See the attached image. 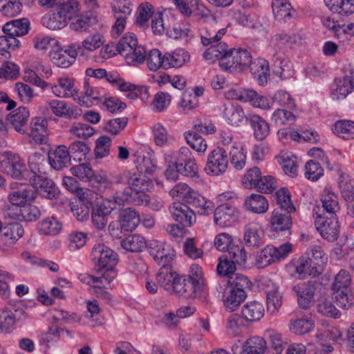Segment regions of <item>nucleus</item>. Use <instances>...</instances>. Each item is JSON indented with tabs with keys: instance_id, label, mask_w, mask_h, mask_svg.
<instances>
[{
	"instance_id": "nucleus-1",
	"label": "nucleus",
	"mask_w": 354,
	"mask_h": 354,
	"mask_svg": "<svg viewBox=\"0 0 354 354\" xmlns=\"http://www.w3.org/2000/svg\"><path fill=\"white\" fill-rule=\"evenodd\" d=\"M99 182L104 188L115 190L113 198L119 205H147L149 200L147 192L153 187V181L149 177L130 171L116 175L111 179L102 177Z\"/></svg>"
},
{
	"instance_id": "nucleus-2",
	"label": "nucleus",
	"mask_w": 354,
	"mask_h": 354,
	"mask_svg": "<svg viewBox=\"0 0 354 354\" xmlns=\"http://www.w3.org/2000/svg\"><path fill=\"white\" fill-rule=\"evenodd\" d=\"M91 257L95 270L105 277L106 282L110 283L116 276L113 270L118 263L116 252L104 244H97L93 246Z\"/></svg>"
},
{
	"instance_id": "nucleus-3",
	"label": "nucleus",
	"mask_w": 354,
	"mask_h": 354,
	"mask_svg": "<svg viewBox=\"0 0 354 354\" xmlns=\"http://www.w3.org/2000/svg\"><path fill=\"white\" fill-rule=\"evenodd\" d=\"M0 169L4 174L13 178L26 180L30 178L31 172L27 168L24 160L10 151L2 153Z\"/></svg>"
},
{
	"instance_id": "nucleus-4",
	"label": "nucleus",
	"mask_w": 354,
	"mask_h": 354,
	"mask_svg": "<svg viewBox=\"0 0 354 354\" xmlns=\"http://www.w3.org/2000/svg\"><path fill=\"white\" fill-rule=\"evenodd\" d=\"M315 225L323 239L328 241L337 240L339 234V225L337 216L325 215V213L315 212Z\"/></svg>"
},
{
	"instance_id": "nucleus-5",
	"label": "nucleus",
	"mask_w": 354,
	"mask_h": 354,
	"mask_svg": "<svg viewBox=\"0 0 354 354\" xmlns=\"http://www.w3.org/2000/svg\"><path fill=\"white\" fill-rule=\"evenodd\" d=\"M228 167V153L225 149L217 147L207 156L205 171L209 176L223 174Z\"/></svg>"
},
{
	"instance_id": "nucleus-6",
	"label": "nucleus",
	"mask_w": 354,
	"mask_h": 354,
	"mask_svg": "<svg viewBox=\"0 0 354 354\" xmlns=\"http://www.w3.org/2000/svg\"><path fill=\"white\" fill-rule=\"evenodd\" d=\"M10 189L8 199L16 207H21L27 203L33 202L36 198L35 189L28 184L14 183L10 185Z\"/></svg>"
},
{
	"instance_id": "nucleus-7",
	"label": "nucleus",
	"mask_w": 354,
	"mask_h": 354,
	"mask_svg": "<svg viewBox=\"0 0 354 354\" xmlns=\"http://www.w3.org/2000/svg\"><path fill=\"white\" fill-rule=\"evenodd\" d=\"M81 45L73 43L70 45L59 48L50 53L51 62L60 68H66L71 66L76 60L78 50H81Z\"/></svg>"
},
{
	"instance_id": "nucleus-8",
	"label": "nucleus",
	"mask_w": 354,
	"mask_h": 354,
	"mask_svg": "<svg viewBox=\"0 0 354 354\" xmlns=\"http://www.w3.org/2000/svg\"><path fill=\"white\" fill-rule=\"evenodd\" d=\"M266 293L267 309L270 314L274 315L278 312L283 302V293L279 286L270 279L262 281Z\"/></svg>"
},
{
	"instance_id": "nucleus-9",
	"label": "nucleus",
	"mask_w": 354,
	"mask_h": 354,
	"mask_svg": "<svg viewBox=\"0 0 354 354\" xmlns=\"http://www.w3.org/2000/svg\"><path fill=\"white\" fill-rule=\"evenodd\" d=\"M147 245L150 255L159 264L170 263L176 256L175 251L165 243L152 240Z\"/></svg>"
},
{
	"instance_id": "nucleus-10",
	"label": "nucleus",
	"mask_w": 354,
	"mask_h": 354,
	"mask_svg": "<svg viewBox=\"0 0 354 354\" xmlns=\"http://www.w3.org/2000/svg\"><path fill=\"white\" fill-rule=\"evenodd\" d=\"M343 71L349 73L346 74L342 79L336 80V88H333L331 91V97L335 100L344 99L354 89L353 68L349 64Z\"/></svg>"
},
{
	"instance_id": "nucleus-11",
	"label": "nucleus",
	"mask_w": 354,
	"mask_h": 354,
	"mask_svg": "<svg viewBox=\"0 0 354 354\" xmlns=\"http://www.w3.org/2000/svg\"><path fill=\"white\" fill-rule=\"evenodd\" d=\"M169 212L174 220L183 227H190L196 221L194 212L185 203H173L169 207Z\"/></svg>"
},
{
	"instance_id": "nucleus-12",
	"label": "nucleus",
	"mask_w": 354,
	"mask_h": 354,
	"mask_svg": "<svg viewBox=\"0 0 354 354\" xmlns=\"http://www.w3.org/2000/svg\"><path fill=\"white\" fill-rule=\"evenodd\" d=\"M30 183L42 197L53 199L56 198L59 194V190L51 179L35 175L30 178Z\"/></svg>"
},
{
	"instance_id": "nucleus-13",
	"label": "nucleus",
	"mask_w": 354,
	"mask_h": 354,
	"mask_svg": "<svg viewBox=\"0 0 354 354\" xmlns=\"http://www.w3.org/2000/svg\"><path fill=\"white\" fill-rule=\"evenodd\" d=\"M282 210L281 209H274L269 219V224L271 230L274 232L288 231L292 225L291 213Z\"/></svg>"
},
{
	"instance_id": "nucleus-14",
	"label": "nucleus",
	"mask_w": 354,
	"mask_h": 354,
	"mask_svg": "<svg viewBox=\"0 0 354 354\" xmlns=\"http://www.w3.org/2000/svg\"><path fill=\"white\" fill-rule=\"evenodd\" d=\"M292 290L296 294L298 304L301 308L307 309L313 305L315 292L313 282L299 283L293 287Z\"/></svg>"
},
{
	"instance_id": "nucleus-15",
	"label": "nucleus",
	"mask_w": 354,
	"mask_h": 354,
	"mask_svg": "<svg viewBox=\"0 0 354 354\" xmlns=\"http://www.w3.org/2000/svg\"><path fill=\"white\" fill-rule=\"evenodd\" d=\"M7 216L15 220L32 222L37 221L41 216V211L35 205L26 204L19 208H10Z\"/></svg>"
},
{
	"instance_id": "nucleus-16",
	"label": "nucleus",
	"mask_w": 354,
	"mask_h": 354,
	"mask_svg": "<svg viewBox=\"0 0 354 354\" xmlns=\"http://www.w3.org/2000/svg\"><path fill=\"white\" fill-rule=\"evenodd\" d=\"M46 106L52 113L59 118H76L81 115V109L77 107H69L67 103L60 100H52L46 102Z\"/></svg>"
},
{
	"instance_id": "nucleus-17",
	"label": "nucleus",
	"mask_w": 354,
	"mask_h": 354,
	"mask_svg": "<svg viewBox=\"0 0 354 354\" xmlns=\"http://www.w3.org/2000/svg\"><path fill=\"white\" fill-rule=\"evenodd\" d=\"M322 209L317 206L319 213H325V215L337 216L339 210L338 196L330 188H325L321 195Z\"/></svg>"
},
{
	"instance_id": "nucleus-18",
	"label": "nucleus",
	"mask_w": 354,
	"mask_h": 354,
	"mask_svg": "<svg viewBox=\"0 0 354 354\" xmlns=\"http://www.w3.org/2000/svg\"><path fill=\"white\" fill-rule=\"evenodd\" d=\"M237 216L236 209L229 204H222L214 210V222L221 227L232 225L235 222Z\"/></svg>"
},
{
	"instance_id": "nucleus-19",
	"label": "nucleus",
	"mask_w": 354,
	"mask_h": 354,
	"mask_svg": "<svg viewBox=\"0 0 354 354\" xmlns=\"http://www.w3.org/2000/svg\"><path fill=\"white\" fill-rule=\"evenodd\" d=\"M202 289L187 279L185 276H179L176 282L172 293L186 299H194Z\"/></svg>"
},
{
	"instance_id": "nucleus-20",
	"label": "nucleus",
	"mask_w": 354,
	"mask_h": 354,
	"mask_svg": "<svg viewBox=\"0 0 354 354\" xmlns=\"http://www.w3.org/2000/svg\"><path fill=\"white\" fill-rule=\"evenodd\" d=\"M48 162L52 168L61 170L71 164V156L67 147L58 146L55 150L48 152Z\"/></svg>"
},
{
	"instance_id": "nucleus-21",
	"label": "nucleus",
	"mask_w": 354,
	"mask_h": 354,
	"mask_svg": "<svg viewBox=\"0 0 354 354\" xmlns=\"http://www.w3.org/2000/svg\"><path fill=\"white\" fill-rule=\"evenodd\" d=\"M263 234L257 223H250L243 229V241L250 248H258L263 245Z\"/></svg>"
},
{
	"instance_id": "nucleus-22",
	"label": "nucleus",
	"mask_w": 354,
	"mask_h": 354,
	"mask_svg": "<svg viewBox=\"0 0 354 354\" xmlns=\"http://www.w3.org/2000/svg\"><path fill=\"white\" fill-rule=\"evenodd\" d=\"M268 343L264 337L253 335L248 337L241 344L238 354H265Z\"/></svg>"
},
{
	"instance_id": "nucleus-23",
	"label": "nucleus",
	"mask_w": 354,
	"mask_h": 354,
	"mask_svg": "<svg viewBox=\"0 0 354 354\" xmlns=\"http://www.w3.org/2000/svg\"><path fill=\"white\" fill-rule=\"evenodd\" d=\"M190 55L188 51L178 48L165 53L164 69L180 68L189 62Z\"/></svg>"
},
{
	"instance_id": "nucleus-24",
	"label": "nucleus",
	"mask_w": 354,
	"mask_h": 354,
	"mask_svg": "<svg viewBox=\"0 0 354 354\" xmlns=\"http://www.w3.org/2000/svg\"><path fill=\"white\" fill-rule=\"evenodd\" d=\"M179 276L173 270L170 263L164 264L157 274V282L164 289L172 292Z\"/></svg>"
},
{
	"instance_id": "nucleus-25",
	"label": "nucleus",
	"mask_w": 354,
	"mask_h": 354,
	"mask_svg": "<svg viewBox=\"0 0 354 354\" xmlns=\"http://www.w3.org/2000/svg\"><path fill=\"white\" fill-rule=\"evenodd\" d=\"M264 313L263 305L257 301L247 302L241 309V317L248 324L259 321L263 317Z\"/></svg>"
},
{
	"instance_id": "nucleus-26",
	"label": "nucleus",
	"mask_w": 354,
	"mask_h": 354,
	"mask_svg": "<svg viewBox=\"0 0 354 354\" xmlns=\"http://www.w3.org/2000/svg\"><path fill=\"white\" fill-rule=\"evenodd\" d=\"M28 118L29 111L28 109L24 106H20L8 115L7 118V123L16 131L24 134L26 133L24 127L27 124Z\"/></svg>"
},
{
	"instance_id": "nucleus-27",
	"label": "nucleus",
	"mask_w": 354,
	"mask_h": 354,
	"mask_svg": "<svg viewBox=\"0 0 354 354\" xmlns=\"http://www.w3.org/2000/svg\"><path fill=\"white\" fill-rule=\"evenodd\" d=\"M249 67L252 75L259 85L264 86L267 84L270 75V66L267 60L263 58L252 60Z\"/></svg>"
},
{
	"instance_id": "nucleus-28",
	"label": "nucleus",
	"mask_w": 354,
	"mask_h": 354,
	"mask_svg": "<svg viewBox=\"0 0 354 354\" xmlns=\"http://www.w3.org/2000/svg\"><path fill=\"white\" fill-rule=\"evenodd\" d=\"M48 122L42 118H35L30 122V136L37 144H44L48 141Z\"/></svg>"
},
{
	"instance_id": "nucleus-29",
	"label": "nucleus",
	"mask_w": 354,
	"mask_h": 354,
	"mask_svg": "<svg viewBox=\"0 0 354 354\" xmlns=\"http://www.w3.org/2000/svg\"><path fill=\"white\" fill-rule=\"evenodd\" d=\"M223 115L226 122L234 127L240 126L247 119L243 109L230 102L224 105Z\"/></svg>"
},
{
	"instance_id": "nucleus-30",
	"label": "nucleus",
	"mask_w": 354,
	"mask_h": 354,
	"mask_svg": "<svg viewBox=\"0 0 354 354\" xmlns=\"http://www.w3.org/2000/svg\"><path fill=\"white\" fill-rule=\"evenodd\" d=\"M245 209L254 214H264L269 208V203L265 196L252 194L248 196L244 203Z\"/></svg>"
},
{
	"instance_id": "nucleus-31",
	"label": "nucleus",
	"mask_w": 354,
	"mask_h": 354,
	"mask_svg": "<svg viewBox=\"0 0 354 354\" xmlns=\"http://www.w3.org/2000/svg\"><path fill=\"white\" fill-rule=\"evenodd\" d=\"M245 320L241 315L234 313L230 315L225 319V333L230 338L240 337L243 333V329L245 326Z\"/></svg>"
},
{
	"instance_id": "nucleus-32",
	"label": "nucleus",
	"mask_w": 354,
	"mask_h": 354,
	"mask_svg": "<svg viewBox=\"0 0 354 354\" xmlns=\"http://www.w3.org/2000/svg\"><path fill=\"white\" fill-rule=\"evenodd\" d=\"M140 221L139 215L135 209L127 208L120 212L119 222L121 230L132 232L136 228Z\"/></svg>"
},
{
	"instance_id": "nucleus-33",
	"label": "nucleus",
	"mask_w": 354,
	"mask_h": 354,
	"mask_svg": "<svg viewBox=\"0 0 354 354\" xmlns=\"http://www.w3.org/2000/svg\"><path fill=\"white\" fill-rule=\"evenodd\" d=\"M29 24L28 20L25 18L12 20L3 26V31L12 37L24 36L28 32Z\"/></svg>"
},
{
	"instance_id": "nucleus-34",
	"label": "nucleus",
	"mask_w": 354,
	"mask_h": 354,
	"mask_svg": "<svg viewBox=\"0 0 354 354\" xmlns=\"http://www.w3.org/2000/svg\"><path fill=\"white\" fill-rule=\"evenodd\" d=\"M40 234L46 236H55L62 230V223L55 217H47L39 222L37 225Z\"/></svg>"
},
{
	"instance_id": "nucleus-35",
	"label": "nucleus",
	"mask_w": 354,
	"mask_h": 354,
	"mask_svg": "<svg viewBox=\"0 0 354 354\" xmlns=\"http://www.w3.org/2000/svg\"><path fill=\"white\" fill-rule=\"evenodd\" d=\"M1 230V240L6 245L14 244L24 233L22 225L19 223L10 224Z\"/></svg>"
},
{
	"instance_id": "nucleus-36",
	"label": "nucleus",
	"mask_w": 354,
	"mask_h": 354,
	"mask_svg": "<svg viewBox=\"0 0 354 354\" xmlns=\"http://www.w3.org/2000/svg\"><path fill=\"white\" fill-rule=\"evenodd\" d=\"M187 204L192 205L201 215H208L211 214L214 209V203L207 200L196 191L188 201Z\"/></svg>"
},
{
	"instance_id": "nucleus-37",
	"label": "nucleus",
	"mask_w": 354,
	"mask_h": 354,
	"mask_svg": "<svg viewBox=\"0 0 354 354\" xmlns=\"http://www.w3.org/2000/svg\"><path fill=\"white\" fill-rule=\"evenodd\" d=\"M41 24L48 29L57 30L64 28L67 25V20L56 9L51 13L44 15L41 19Z\"/></svg>"
},
{
	"instance_id": "nucleus-38",
	"label": "nucleus",
	"mask_w": 354,
	"mask_h": 354,
	"mask_svg": "<svg viewBox=\"0 0 354 354\" xmlns=\"http://www.w3.org/2000/svg\"><path fill=\"white\" fill-rule=\"evenodd\" d=\"M333 132L344 140L354 139V121L341 120L337 121L333 128Z\"/></svg>"
},
{
	"instance_id": "nucleus-39",
	"label": "nucleus",
	"mask_w": 354,
	"mask_h": 354,
	"mask_svg": "<svg viewBox=\"0 0 354 354\" xmlns=\"http://www.w3.org/2000/svg\"><path fill=\"white\" fill-rule=\"evenodd\" d=\"M147 245L145 237L137 234L129 235L121 241L122 248L133 252H141Z\"/></svg>"
},
{
	"instance_id": "nucleus-40",
	"label": "nucleus",
	"mask_w": 354,
	"mask_h": 354,
	"mask_svg": "<svg viewBox=\"0 0 354 354\" xmlns=\"http://www.w3.org/2000/svg\"><path fill=\"white\" fill-rule=\"evenodd\" d=\"M254 136L259 140H263L270 133V126L261 117L254 115L250 119Z\"/></svg>"
},
{
	"instance_id": "nucleus-41",
	"label": "nucleus",
	"mask_w": 354,
	"mask_h": 354,
	"mask_svg": "<svg viewBox=\"0 0 354 354\" xmlns=\"http://www.w3.org/2000/svg\"><path fill=\"white\" fill-rule=\"evenodd\" d=\"M272 8L273 15L278 21L286 22L292 17V6L288 0L272 3Z\"/></svg>"
},
{
	"instance_id": "nucleus-42",
	"label": "nucleus",
	"mask_w": 354,
	"mask_h": 354,
	"mask_svg": "<svg viewBox=\"0 0 354 354\" xmlns=\"http://www.w3.org/2000/svg\"><path fill=\"white\" fill-rule=\"evenodd\" d=\"M295 271L300 275L315 277L319 273V268L313 263V259L306 255L299 258L295 268Z\"/></svg>"
},
{
	"instance_id": "nucleus-43",
	"label": "nucleus",
	"mask_w": 354,
	"mask_h": 354,
	"mask_svg": "<svg viewBox=\"0 0 354 354\" xmlns=\"http://www.w3.org/2000/svg\"><path fill=\"white\" fill-rule=\"evenodd\" d=\"M139 46L137 37L134 33L127 32L119 40L116 48L121 55H127L135 47Z\"/></svg>"
},
{
	"instance_id": "nucleus-44",
	"label": "nucleus",
	"mask_w": 354,
	"mask_h": 354,
	"mask_svg": "<svg viewBox=\"0 0 354 354\" xmlns=\"http://www.w3.org/2000/svg\"><path fill=\"white\" fill-rule=\"evenodd\" d=\"M265 336L268 339L270 348L276 354H281L286 344L281 333L273 329H268L265 332Z\"/></svg>"
},
{
	"instance_id": "nucleus-45",
	"label": "nucleus",
	"mask_w": 354,
	"mask_h": 354,
	"mask_svg": "<svg viewBox=\"0 0 354 354\" xmlns=\"http://www.w3.org/2000/svg\"><path fill=\"white\" fill-rule=\"evenodd\" d=\"M195 192L187 184L179 183L170 190L169 194L172 198L181 200L183 203L187 204Z\"/></svg>"
},
{
	"instance_id": "nucleus-46",
	"label": "nucleus",
	"mask_w": 354,
	"mask_h": 354,
	"mask_svg": "<svg viewBox=\"0 0 354 354\" xmlns=\"http://www.w3.org/2000/svg\"><path fill=\"white\" fill-rule=\"evenodd\" d=\"M153 140L156 145L162 147L174 141L173 136L168 133L167 129L160 123H156L151 127Z\"/></svg>"
},
{
	"instance_id": "nucleus-47",
	"label": "nucleus",
	"mask_w": 354,
	"mask_h": 354,
	"mask_svg": "<svg viewBox=\"0 0 354 354\" xmlns=\"http://www.w3.org/2000/svg\"><path fill=\"white\" fill-rule=\"evenodd\" d=\"M15 323L16 317L12 309L0 308V333H10Z\"/></svg>"
},
{
	"instance_id": "nucleus-48",
	"label": "nucleus",
	"mask_w": 354,
	"mask_h": 354,
	"mask_svg": "<svg viewBox=\"0 0 354 354\" xmlns=\"http://www.w3.org/2000/svg\"><path fill=\"white\" fill-rule=\"evenodd\" d=\"M230 157L231 163L236 169L241 170L245 167L246 155L241 144H234L230 151Z\"/></svg>"
},
{
	"instance_id": "nucleus-49",
	"label": "nucleus",
	"mask_w": 354,
	"mask_h": 354,
	"mask_svg": "<svg viewBox=\"0 0 354 354\" xmlns=\"http://www.w3.org/2000/svg\"><path fill=\"white\" fill-rule=\"evenodd\" d=\"M246 297V291L230 289L229 295L224 301L225 307L230 312H233L236 310Z\"/></svg>"
},
{
	"instance_id": "nucleus-50",
	"label": "nucleus",
	"mask_w": 354,
	"mask_h": 354,
	"mask_svg": "<svg viewBox=\"0 0 354 354\" xmlns=\"http://www.w3.org/2000/svg\"><path fill=\"white\" fill-rule=\"evenodd\" d=\"M337 305L342 308L348 309L354 305V296L349 288L334 290Z\"/></svg>"
},
{
	"instance_id": "nucleus-51",
	"label": "nucleus",
	"mask_w": 354,
	"mask_h": 354,
	"mask_svg": "<svg viewBox=\"0 0 354 354\" xmlns=\"http://www.w3.org/2000/svg\"><path fill=\"white\" fill-rule=\"evenodd\" d=\"M148 68L151 71H156L160 68H164L165 65V54L162 55L161 52L153 48L151 50L145 58Z\"/></svg>"
},
{
	"instance_id": "nucleus-52",
	"label": "nucleus",
	"mask_w": 354,
	"mask_h": 354,
	"mask_svg": "<svg viewBox=\"0 0 354 354\" xmlns=\"http://www.w3.org/2000/svg\"><path fill=\"white\" fill-rule=\"evenodd\" d=\"M187 143L198 153H205L207 149L206 140L196 132H187L185 133Z\"/></svg>"
},
{
	"instance_id": "nucleus-53",
	"label": "nucleus",
	"mask_w": 354,
	"mask_h": 354,
	"mask_svg": "<svg viewBox=\"0 0 354 354\" xmlns=\"http://www.w3.org/2000/svg\"><path fill=\"white\" fill-rule=\"evenodd\" d=\"M227 284L230 289L239 291H246L251 286V283L247 277L242 274L234 273L228 277Z\"/></svg>"
},
{
	"instance_id": "nucleus-54",
	"label": "nucleus",
	"mask_w": 354,
	"mask_h": 354,
	"mask_svg": "<svg viewBox=\"0 0 354 354\" xmlns=\"http://www.w3.org/2000/svg\"><path fill=\"white\" fill-rule=\"evenodd\" d=\"M84 95L80 97V101L86 106H91L94 101L99 102L102 99V95L100 91L93 86H90L87 82H84Z\"/></svg>"
},
{
	"instance_id": "nucleus-55",
	"label": "nucleus",
	"mask_w": 354,
	"mask_h": 354,
	"mask_svg": "<svg viewBox=\"0 0 354 354\" xmlns=\"http://www.w3.org/2000/svg\"><path fill=\"white\" fill-rule=\"evenodd\" d=\"M275 197L279 207L275 209H281L288 212H295V207L290 200V194L288 189L283 187L275 193Z\"/></svg>"
},
{
	"instance_id": "nucleus-56",
	"label": "nucleus",
	"mask_w": 354,
	"mask_h": 354,
	"mask_svg": "<svg viewBox=\"0 0 354 354\" xmlns=\"http://www.w3.org/2000/svg\"><path fill=\"white\" fill-rule=\"evenodd\" d=\"M146 56V49L142 45H139L133 48L127 55H123L126 62L131 66H138L143 64L145 61Z\"/></svg>"
},
{
	"instance_id": "nucleus-57",
	"label": "nucleus",
	"mask_w": 354,
	"mask_h": 354,
	"mask_svg": "<svg viewBox=\"0 0 354 354\" xmlns=\"http://www.w3.org/2000/svg\"><path fill=\"white\" fill-rule=\"evenodd\" d=\"M22 5L19 0H0V11L5 16L14 17L21 12Z\"/></svg>"
},
{
	"instance_id": "nucleus-58",
	"label": "nucleus",
	"mask_w": 354,
	"mask_h": 354,
	"mask_svg": "<svg viewBox=\"0 0 354 354\" xmlns=\"http://www.w3.org/2000/svg\"><path fill=\"white\" fill-rule=\"evenodd\" d=\"M317 308L318 313L326 317L336 319L341 315L339 311L333 304L330 299H321L317 304Z\"/></svg>"
},
{
	"instance_id": "nucleus-59",
	"label": "nucleus",
	"mask_w": 354,
	"mask_h": 354,
	"mask_svg": "<svg viewBox=\"0 0 354 354\" xmlns=\"http://www.w3.org/2000/svg\"><path fill=\"white\" fill-rule=\"evenodd\" d=\"M154 12L153 6L149 2L142 3L139 5L136 12V23L140 26L147 25Z\"/></svg>"
},
{
	"instance_id": "nucleus-60",
	"label": "nucleus",
	"mask_w": 354,
	"mask_h": 354,
	"mask_svg": "<svg viewBox=\"0 0 354 354\" xmlns=\"http://www.w3.org/2000/svg\"><path fill=\"white\" fill-rule=\"evenodd\" d=\"M339 187L342 196L348 201L354 196V181L345 174H341L339 179Z\"/></svg>"
},
{
	"instance_id": "nucleus-61",
	"label": "nucleus",
	"mask_w": 354,
	"mask_h": 354,
	"mask_svg": "<svg viewBox=\"0 0 354 354\" xmlns=\"http://www.w3.org/2000/svg\"><path fill=\"white\" fill-rule=\"evenodd\" d=\"M234 58L237 66L238 71H243L249 67L252 64V56L247 50L232 48Z\"/></svg>"
},
{
	"instance_id": "nucleus-62",
	"label": "nucleus",
	"mask_w": 354,
	"mask_h": 354,
	"mask_svg": "<svg viewBox=\"0 0 354 354\" xmlns=\"http://www.w3.org/2000/svg\"><path fill=\"white\" fill-rule=\"evenodd\" d=\"M68 150L71 158L73 157L75 160L82 161L89 153L90 148L86 143L76 141L70 145Z\"/></svg>"
},
{
	"instance_id": "nucleus-63",
	"label": "nucleus",
	"mask_w": 354,
	"mask_h": 354,
	"mask_svg": "<svg viewBox=\"0 0 354 354\" xmlns=\"http://www.w3.org/2000/svg\"><path fill=\"white\" fill-rule=\"evenodd\" d=\"M314 328V323L306 319H297L291 321L289 325L290 330L294 333L303 335L311 331Z\"/></svg>"
},
{
	"instance_id": "nucleus-64",
	"label": "nucleus",
	"mask_w": 354,
	"mask_h": 354,
	"mask_svg": "<svg viewBox=\"0 0 354 354\" xmlns=\"http://www.w3.org/2000/svg\"><path fill=\"white\" fill-rule=\"evenodd\" d=\"M71 174L81 180L91 181L94 177V171L87 164H80L71 168Z\"/></svg>"
}]
</instances>
